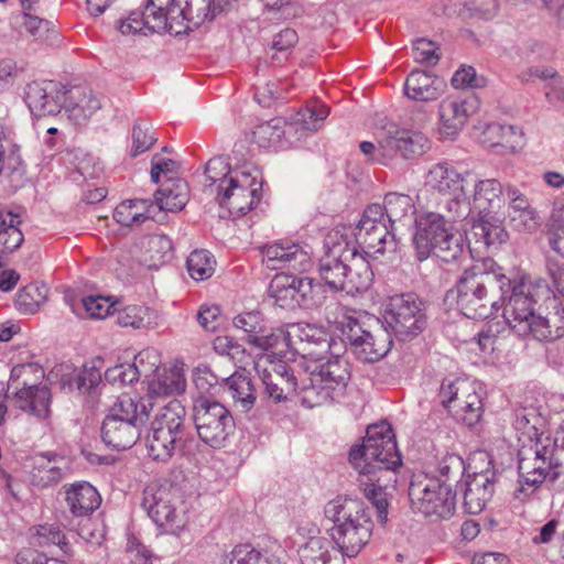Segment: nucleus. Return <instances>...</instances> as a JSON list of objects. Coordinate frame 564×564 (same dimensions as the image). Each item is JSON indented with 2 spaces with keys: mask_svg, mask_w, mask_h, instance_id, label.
Masks as SVG:
<instances>
[{
  "mask_svg": "<svg viewBox=\"0 0 564 564\" xmlns=\"http://www.w3.org/2000/svg\"><path fill=\"white\" fill-rule=\"evenodd\" d=\"M506 290V300L501 301L503 317L518 336H532L540 341L564 336V310L557 308L556 299L550 296V289L541 281L509 278Z\"/></svg>",
  "mask_w": 564,
  "mask_h": 564,
  "instance_id": "obj_1",
  "label": "nucleus"
},
{
  "mask_svg": "<svg viewBox=\"0 0 564 564\" xmlns=\"http://www.w3.org/2000/svg\"><path fill=\"white\" fill-rule=\"evenodd\" d=\"M349 463L359 474L364 495L377 509L379 521L384 523L388 516L386 489L390 481H395L392 476L401 465L391 425L387 422L369 425L362 443L350 449Z\"/></svg>",
  "mask_w": 564,
  "mask_h": 564,
  "instance_id": "obj_2",
  "label": "nucleus"
},
{
  "mask_svg": "<svg viewBox=\"0 0 564 564\" xmlns=\"http://www.w3.org/2000/svg\"><path fill=\"white\" fill-rule=\"evenodd\" d=\"M430 120L425 106H413L403 124L386 123L376 132L375 141L360 142L359 150L373 164L401 170L431 150V140L422 131Z\"/></svg>",
  "mask_w": 564,
  "mask_h": 564,
  "instance_id": "obj_3",
  "label": "nucleus"
},
{
  "mask_svg": "<svg viewBox=\"0 0 564 564\" xmlns=\"http://www.w3.org/2000/svg\"><path fill=\"white\" fill-rule=\"evenodd\" d=\"M229 0H148L143 10L131 11L120 20L123 35L170 33L180 35L193 26L213 20Z\"/></svg>",
  "mask_w": 564,
  "mask_h": 564,
  "instance_id": "obj_4",
  "label": "nucleus"
},
{
  "mask_svg": "<svg viewBox=\"0 0 564 564\" xmlns=\"http://www.w3.org/2000/svg\"><path fill=\"white\" fill-rule=\"evenodd\" d=\"M509 278L491 258H485L466 268L451 289L447 300H455L458 311L468 318L485 319L492 316L506 300Z\"/></svg>",
  "mask_w": 564,
  "mask_h": 564,
  "instance_id": "obj_5",
  "label": "nucleus"
},
{
  "mask_svg": "<svg viewBox=\"0 0 564 564\" xmlns=\"http://www.w3.org/2000/svg\"><path fill=\"white\" fill-rule=\"evenodd\" d=\"M346 228L332 229L324 239L325 253L319 260V275L333 291L354 295L367 291L373 273L367 259L350 246Z\"/></svg>",
  "mask_w": 564,
  "mask_h": 564,
  "instance_id": "obj_6",
  "label": "nucleus"
},
{
  "mask_svg": "<svg viewBox=\"0 0 564 564\" xmlns=\"http://www.w3.org/2000/svg\"><path fill=\"white\" fill-rule=\"evenodd\" d=\"M324 514L333 523L330 538L346 556H356L369 542L372 521L361 500L337 497L325 505Z\"/></svg>",
  "mask_w": 564,
  "mask_h": 564,
  "instance_id": "obj_7",
  "label": "nucleus"
},
{
  "mask_svg": "<svg viewBox=\"0 0 564 564\" xmlns=\"http://www.w3.org/2000/svg\"><path fill=\"white\" fill-rule=\"evenodd\" d=\"M459 220L449 218V213L427 212L415 218L412 238L414 257L422 262L432 254L443 262H455L466 254L465 240L453 231L452 225Z\"/></svg>",
  "mask_w": 564,
  "mask_h": 564,
  "instance_id": "obj_8",
  "label": "nucleus"
},
{
  "mask_svg": "<svg viewBox=\"0 0 564 564\" xmlns=\"http://www.w3.org/2000/svg\"><path fill=\"white\" fill-rule=\"evenodd\" d=\"M350 380L349 362L334 355L301 376V402L307 408L339 402L346 394Z\"/></svg>",
  "mask_w": 564,
  "mask_h": 564,
  "instance_id": "obj_9",
  "label": "nucleus"
},
{
  "mask_svg": "<svg viewBox=\"0 0 564 564\" xmlns=\"http://www.w3.org/2000/svg\"><path fill=\"white\" fill-rule=\"evenodd\" d=\"M152 403L123 394L110 408L101 426V438L115 449H127L135 444L149 421Z\"/></svg>",
  "mask_w": 564,
  "mask_h": 564,
  "instance_id": "obj_10",
  "label": "nucleus"
},
{
  "mask_svg": "<svg viewBox=\"0 0 564 564\" xmlns=\"http://www.w3.org/2000/svg\"><path fill=\"white\" fill-rule=\"evenodd\" d=\"M545 442L542 444L540 441L534 446H524L519 451L517 499L523 500L532 495L547 478L554 481L563 477L564 485V452L556 451L549 436H545Z\"/></svg>",
  "mask_w": 564,
  "mask_h": 564,
  "instance_id": "obj_11",
  "label": "nucleus"
},
{
  "mask_svg": "<svg viewBox=\"0 0 564 564\" xmlns=\"http://www.w3.org/2000/svg\"><path fill=\"white\" fill-rule=\"evenodd\" d=\"M141 506L162 533L177 534L187 523L180 490L169 481L149 484Z\"/></svg>",
  "mask_w": 564,
  "mask_h": 564,
  "instance_id": "obj_12",
  "label": "nucleus"
},
{
  "mask_svg": "<svg viewBox=\"0 0 564 564\" xmlns=\"http://www.w3.org/2000/svg\"><path fill=\"white\" fill-rule=\"evenodd\" d=\"M409 499L414 512L435 520L449 519L456 509V494L452 484L424 473L412 476Z\"/></svg>",
  "mask_w": 564,
  "mask_h": 564,
  "instance_id": "obj_13",
  "label": "nucleus"
},
{
  "mask_svg": "<svg viewBox=\"0 0 564 564\" xmlns=\"http://www.w3.org/2000/svg\"><path fill=\"white\" fill-rule=\"evenodd\" d=\"M470 174L459 173L451 163L443 161L433 164L425 175V186L445 197L443 209L453 220H466L471 214L465 182Z\"/></svg>",
  "mask_w": 564,
  "mask_h": 564,
  "instance_id": "obj_14",
  "label": "nucleus"
},
{
  "mask_svg": "<svg viewBox=\"0 0 564 564\" xmlns=\"http://www.w3.org/2000/svg\"><path fill=\"white\" fill-rule=\"evenodd\" d=\"M184 405L176 399L170 401L155 415L148 438V452L154 460H167L175 453L185 435Z\"/></svg>",
  "mask_w": 564,
  "mask_h": 564,
  "instance_id": "obj_15",
  "label": "nucleus"
},
{
  "mask_svg": "<svg viewBox=\"0 0 564 564\" xmlns=\"http://www.w3.org/2000/svg\"><path fill=\"white\" fill-rule=\"evenodd\" d=\"M193 420L199 440L214 449L227 445L236 424L231 412L208 397H197L193 403Z\"/></svg>",
  "mask_w": 564,
  "mask_h": 564,
  "instance_id": "obj_16",
  "label": "nucleus"
},
{
  "mask_svg": "<svg viewBox=\"0 0 564 564\" xmlns=\"http://www.w3.org/2000/svg\"><path fill=\"white\" fill-rule=\"evenodd\" d=\"M343 341H347L358 359L375 362L383 358L392 346L390 334L378 323L366 329L355 315L344 314L337 323Z\"/></svg>",
  "mask_w": 564,
  "mask_h": 564,
  "instance_id": "obj_17",
  "label": "nucleus"
},
{
  "mask_svg": "<svg viewBox=\"0 0 564 564\" xmlns=\"http://www.w3.org/2000/svg\"><path fill=\"white\" fill-rule=\"evenodd\" d=\"M384 321L401 340H410L423 332L426 316L423 302L414 293L390 296L384 305Z\"/></svg>",
  "mask_w": 564,
  "mask_h": 564,
  "instance_id": "obj_18",
  "label": "nucleus"
},
{
  "mask_svg": "<svg viewBox=\"0 0 564 564\" xmlns=\"http://www.w3.org/2000/svg\"><path fill=\"white\" fill-rule=\"evenodd\" d=\"M261 187L257 176L250 172H235L231 178L224 181L216 199L230 215L240 217L247 214L259 202L258 192Z\"/></svg>",
  "mask_w": 564,
  "mask_h": 564,
  "instance_id": "obj_19",
  "label": "nucleus"
},
{
  "mask_svg": "<svg viewBox=\"0 0 564 564\" xmlns=\"http://www.w3.org/2000/svg\"><path fill=\"white\" fill-rule=\"evenodd\" d=\"M297 533L304 540L299 547L302 564H344L346 555L332 538L321 535L315 524L301 525Z\"/></svg>",
  "mask_w": 564,
  "mask_h": 564,
  "instance_id": "obj_20",
  "label": "nucleus"
},
{
  "mask_svg": "<svg viewBox=\"0 0 564 564\" xmlns=\"http://www.w3.org/2000/svg\"><path fill=\"white\" fill-rule=\"evenodd\" d=\"M262 261L271 270L288 269L303 273L312 265L311 250L290 240H278L261 248Z\"/></svg>",
  "mask_w": 564,
  "mask_h": 564,
  "instance_id": "obj_21",
  "label": "nucleus"
},
{
  "mask_svg": "<svg viewBox=\"0 0 564 564\" xmlns=\"http://www.w3.org/2000/svg\"><path fill=\"white\" fill-rule=\"evenodd\" d=\"M313 283L308 278L293 274H275L269 285V294L281 308L294 310L313 304Z\"/></svg>",
  "mask_w": 564,
  "mask_h": 564,
  "instance_id": "obj_22",
  "label": "nucleus"
},
{
  "mask_svg": "<svg viewBox=\"0 0 564 564\" xmlns=\"http://www.w3.org/2000/svg\"><path fill=\"white\" fill-rule=\"evenodd\" d=\"M466 182V196L469 197L471 215H489L505 205L502 184L497 178H480L477 174H470Z\"/></svg>",
  "mask_w": 564,
  "mask_h": 564,
  "instance_id": "obj_23",
  "label": "nucleus"
},
{
  "mask_svg": "<svg viewBox=\"0 0 564 564\" xmlns=\"http://www.w3.org/2000/svg\"><path fill=\"white\" fill-rule=\"evenodd\" d=\"M65 84L55 80L32 82L25 88V102L34 117L56 116L63 108Z\"/></svg>",
  "mask_w": 564,
  "mask_h": 564,
  "instance_id": "obj_24",
  "label": "nucleus"
},
{
  "mask_svg": "<svg viewBox=\"0 0 564 564\" xmlns=\"http://www.w3.org/2000/svg\"><path fill=\"white\" fill-rule=\"evenodd\" d=\"M479 100L471 96L465 99L447 97L438 105L440 127L438 131L446 139L455 138L468 118L479 109Z\"/></svg>",
  "mask_w": 564,
  "mask_h": 564,
  "instance_id": "obj_25",
  "label": "nucleus"
},
{
  "mask_svg": "<svg viewBox=\"0 0 564 564\" xmlns=\"http://www.w3.org/2000/svg\"><path fill=\"white\" fill-rule=\"evenodd\" d=\"M63 108L72 121L84 124L102 108V95L86 85H65Z\"/></svg>",
  "mask_w": 564,
  "mask_h": 564,
  "instance_id": "obj_26",
  "label": "nucleus"
},
{
  "mask_svg": "<svg viewBox=\"0 0 564 564\" xmlns=\"http://www.w3.org/2000/svg\"><path fill=\"white\" fill-rule=\"evenodd\" d=\"M261 379L265 393L274 402L286 401L295 394L301 397V377L295 376L285 364L274 365L270 371L264 370Z\"/></svg>",
  "mask_w": 564,
  "mask_h": 564,
  "instance_id": "obj_27",
  "label": "nucleus"
},
{
  "mask_svg": "<svg viewBox=\"0 0 564 564\" xmlns=\"http://www.w3.org/2000/svg\"><path fill=\"white\" fill-rule=\"evenodd\" d=\"M464 507L470 514L480 513L494 494V473L489 469L474 471L462 485Z\"/></svg>",
  "mask_w": 564,
  "mask_h": 564,
  "instance_id": "obj_28",
  "label": "nucleus"
},
{
  "mask_svg": "<svg viewBox=\"0 0 564 564\" xmlns=\"http://www.w3.org/2000/svg\"><path fill=\"white\" fill-rule=\"evenodd\" d=\"M293 131L292 123H288L282 118H273L254 127L252 142L264 150H286L292 147L291 134Z\"/></svg>",
  "mask_w": 564,
  "mask_h": 564,
  "instance_id": "obj_29",
  "label": "nucleus"
},
{
  "mask_svg": "<svg viewBox=\"0 0 564 564\" xmlns=\"http://www.w3.org/2000/svg\"><path fill=\"white\" fill-rule=\"evenodd\" d=\"M147 394L139 399H149L154 405L153 400L161 397H171L181 394L185 391L186 379L181 367L173 366L171 368H161L147 382Z\"/></svg>",
  "mask_w": 564,
  "mask_h": 564,
  "instance_id": "obj_30",
  "label": "nucleus"
},
{
  "mask_svg": "<svg viewBox=\"0 0 564 564\" xmlns=\"http://www.w3.org/2000/svg\"><path fill=\"white\" fill-rule=\"evenodd\" d=\"M464 221V229L467 230V226L470 225L469 235L487 248H497L508 239V232L502 224L490 214L477 218L470 215Z\"/></svg>",
  "mask_w": 564,
  "mask_h": 564,
  "instance_id": "obj_31",
  "label": "nucleus"
},
{
  "mask_svg": "<svg viewBox=\"0 0 564 564\" xmlns=\"http://www.w3.org/2000/svg\"><path fill=\"white\" fill-rule=\"evenodd\" d=\"M508 199V215L510 221L518 230H534L539 225L536 210L531 206L528 197L514 185L506 186Z\"/></svg>",
  "mask_w": 564,
  "mask_h": 564,
  "instance_id": "obj_32",
  "label": "nucleus"
},
{
  "mask_svg": "<svg viewBox=\"0 0 564 564\" xmlns=\"http://www.w3.org/2000/svg\"><path fill=\"white\" fill-rule=\"evenodd\" d=\"M8 399L14 409L36 420H45L51 414L52 393L47 386L30 389Z\"/></svg>",
  "mask_w": 564,
  "mask_h": 564,
  "instance_id": "obj_33",
  "label": "nucleus"
},
{
  "mask_svg": "<svg viewBox=\"0 0 564 564\" xmlns=\"http://www.w3.org/2000/svg\"><path fill=\"white\" fill-rule=\"evenodd\" d=\"M445 82L434 73H409L404 82L405 95L414 100H435L443 93Z\"/></svg>",
  "mask_w": 564,
  "mask_h": 564,
  "instance_id": "obj_34",
  "label": "nucleus"
},
{
  "mask_svg": "<svg viewBox=\"0 0 564 564\" xmlns=\"http://www.w3.org/2000/svg\"><path fill=\"white\" fill-rule=\"evenodd\" d=\"M224 391H227L232 399L235 406L241 412L250 411L256 403L257 393L250 376L245 369L235 371L231 376L223 379Z\"/></svg>",
  "mask_w": 564,
  "mask_h": 564,
  "instance_id": "obj_35",
  "label": "nucleus"
},
{
  "mask_svg": "<svg viewBox=\"0 0 564 564\" xmlns=\"http://www.w3.org/2000/svg\"><path fill=\"white\" fill-rule=\"evenodd\" d=\"M544 419L534 408H521L516 410L513 427L520 434L519 441L523 443L522 447L534 446L538 442L546 444L543 432Z\"/></svg>",
  "mask_w": 564,
  "mask_h": 564,
  "instance_id": "obj_36",
  "label": "nucleus"
},
{
  "mask_svg": "<svg viewBox=\"0 0 564 564\" xmlns=\"http://www.w3.org/2000/svg\"><path fill=\"white\" fill-rule=\"evenodd\" d=\"M65 494L67 506L75 517H87L91 514L101 502L97 489L86 481L70 485Z\"/></svg>",
  "mask_w": 564,
  "mask_h": 564,
  "instance_id": "obj_37",
  "label": "nucleus"
},
{
  "mask_svg": "<svg viewBox=\"0 0 564 564\" xmlns=\"http://www.w3.org/2000/svg\"><path fill=\"white\" fill-rule=\"evenodd\" d=\"M478 394H482L480 383L469 378L445 379L440 389V398L446 409L448 405L459 406L463 401H475Z\"/></svg>",
  "mask_w": 564,
  "mask_h": 564,
  "instance_id": "obj_38",
  "label": "nucleus"
},
{
  "mask_svg": "<svg viewBox=\"0 0 564 564\" xmlns=\"http://www.w3.org/2000/svg\"><path fill=\"white\" fill-rule=\"evenodd\" d=\"M254 99L263 107H270L279 99L288 98L290 83L280 79L275 73H254L252 83Z\"/></svg>",
  "mask_w": 564,
  "mask_h": 564,
  "instance_id": "obj_39",
  "label": "nucleus"
},
{
  "mask_svg": "<svg viewBox=\"0 0 564 564\" xmlns=\"http://www.w3.org/2000/svg\"><path fill=\"white\" fill-rule=\"evenodd\" d=\"M43 378L44 370L36 362L15 365L8 381L7 398L45 386L42 383Z\"/></svg>",
  "mask_w": 564,
  "mask_h": 564,
  "instance_id": "obj_40",
  "label": "nucleus"
},
{
  "mask_svg": "<svg viewBox=\"0 0 564 564\" xmlns=\"http://www.w3.org/2000/svg\"><path fill=\"white\" fill-rule=\"evenodd\" d=\"M189 198L187 183L182 178L169 177L155 193V202L161 210L176 213L182 210Z\"/></svg>",
  "mask_w": 564,
  "mask_h": 564,
  "instance_id": "obj_41",
  "label": "nucleus"
},
{
  "mask_svg": "<svg viewBox=\"0 0 564 564\" xmlns=\"http://www.w3.org/2000/svg\"><path fill=\"white\" fill-rule=\"evenodd\" d=\"M67 470V460L63 456L47 457L40 455L35 458L32 480L41 487L57 484L63 479Z\"/></svg>",
  "mask_w": 564,
  "mask_h": 564,
  "instance_id": "obj_42",
  "label": "nucleus"
},
{
  "mask_svg": "<svg viewBox=\"0 0 564 564\" xmlns=\"http://www.w3.org/2000/svg\"><path fill=\"white\" fill-rule=\"evenodd\" d=\"M152 208L153 205L148 199L123 200L115 208L113 218L121 226H139L152 217Z\"/></svg>",
  "mask_w": 564,
  "mask_h": 564,
  "instance_id": "obj_43",
  "label": "nucleus"
},
{
  "mask_svg": "<svg viewBox=\"0 0 564 564\" xmlns=\"http://www.w3.org/2000/svg\"><path fill=\"white\" fill-rule=\"evenodd\" d=\"M522 139V132L514 126L489 123L481 132V142L488 147L514 150Z\"/></svg>",
  "mask_w": 564,
  "mask_h": 564,
  "instance_id": "obj_44",
  "label": "nucleus"
},
{
  "mask_svg": "<svg viewBox=\"0 0 564 564\" xmlns=\"http://www.w3.org/2000/svg\"><path fill=\"white\" fill-rule=\"evenodd\" d=\"M229 564H285L274 553L260 550L250 543L236 545L228 554Z\"/></svg>",
  "mask_w": 564,
  "mask_h": 564,
  "instance_id": "obj_45",
  "label": "nucleus"
},
{
  "mask_svg": "<svg viewBox=\"0 0 564 564\" xmlns=\"http://www.w3.org/2000/svg\"><path fill=\"white\" fill-rule=\"evenodd\" d=\"M289 337L293 346L296 340L303 345H315L322 348H330V337L323 328L313 324H293L289 328Z\"/></svg>",
  "mask_w": 564,
  "mask_h": 564,
  "instance_id": "obj_46",
  "label": "nucleus"
},
{
  "mask_svg": "<svg viewBox=\"0 0 564 564\" xmlns=\"http://www.w3.org/2000/svg\"><path fill=\"white\" fill-rule=\"evenodd\" d=\"M365 243H356L358 248L369 258H378L387 251H394L397 241L392 226L378 227L371 232Z\"/></svg>",
  "mask_w": 564,
  "mask_h": 564,
  "instance_id": "obj_47",
  "label": "nucleus"
},
{
  "mask_svg": "<svg viewBox=\"0 0 564 564\" xmlns=\"http://www.w3.org/2000/svg\"><path fill=\"white\" fill-rule=\"evenodd\" d=\"M47 294L48 289L46 285L31 283L18 292L15 305L24 314H34L46 302Z\"/></svg>",
  "mask_w": 564,
  "mask_h": 564,
  "instance_id": "obj_48",
  "label": "nucleus"
},
{
  "mask_svg": "<svg viewBox=\"0 0 564 564\" xmlns=\"http://www.w3.org/2000/svg\"><path fill=\"white\" fill-rule=\"evenodd\" d=\"M31 543L34 546L46 547L57 546L64 553L68 550L64 532L58 524H40L30 529Z\"/></svg>",
  "mask_w": 564,
  "mask_h": 564,
  "instance_id": "obj_49",
  "label": "nucleus"
},
{
  "mask_svg": "<svg viewBox=\"0 0 564 564\" xmlns=\"http://www.w3.org/2000/svg\"><path fill=\"white\" fill-rule=\"evenodd\" d=\"M187 272L195 281L209 279L216 267L215 257L205 249L194 250L186 260Z\"/></svg>",
  "mask_w": 564,
  "mask_h": 564,
  "instance_id": "obj_50",
  "label": "nucleus"
},
{
  "mask_svg": "<svg viewBox=\"0 0 564 564\" xmlns=\"http://www.w3.org/2000/svg\"><path fill=\"white\" fill-rule=\"evenodd\" d=\"M383 213L390 226L414 212V204L411 196L401 193H389L384 197Z\"/></svg>",
  "mask_w": 564,
  "mask_h": 564,
  "instance_id": "obj_51",
  "label": "nucleus"
},
{
  "mask_svg": "<svg viewBox=\"0 0 564 564\" xmlns=\"http://www.w3.org/2000/svg\"><path fill=\"white\" fill-rule=\"evenodd\" d=\"M328 115L327 106L319 102H311L297 111L293 126H299L305 131H316L322 127Z\"/></svg>",
  "mask_w": 564,
  "mask_h": 564,
  "instance_id": "obj_52",
  "label": "nucleus"
},
{
  "mask_svg": "<svg viewBox=\"0 0 564 564\" xmlns=\"http://www.w3.org/2000/svg\"><path fill=\"white\" fill-rule=\"evenodd\" d=\"M161 354L154 348H145L134 356L131 364L137 371V381L143 377L148 382L162 367Z\"/></svg>",
  "mask_w": 564,
  "mask_h": 564,
  "instance_id": "obj_53",
  "label": "nucleus"
},
{
  "mask_svg": "<svg viewBox=\"0 0 564 564\" xmlns=\"http://www.w3.org/2000/svg\"><path fill=\"white\" fill-rule=\"evenodd\" d=\"M448 411L456 421L467 426H474L480 421L484 413L482 394L476 395L475 401H463L459 406L448 405Z\"/></svg>",
  "mask_w": 564,
  "mask_h": 564,
  "instance_id": "obj_54",
  "label": "nucleus"
},
{
  "mask_svg": "<svg viewBox=\"0 0 564 564\" xmlns=\"http://www.w3.org/2000/svg\"><path fill=\"white\" fill-rule=\"evenodd\" d=\"M224 378L218 377L208 367H197L193 373V382L199 391L198 397H206L205 394H216L225 389Z\"/></svg>",
  "mask_w": 564,
  "mask_h": 564,
  "instance_id": "obj_55",
  "label": "nucleus"
},
{
  "mask_svg": "<svg viewBox=\"0 0 564 564\" xmlns=\"http://www.w3.org/2000/svg\"><path fill=\"white\" fill-rule=\"evenodd\" d=\"M234 326L246 334V340L252 345L254 337L265 333V324L260 313L246 312L234 318Z\"/></svg>",
  "mask_w": 564,
  "mask_h": 564,
  "instance_id": "obj_56",
  "label": "nucleus"
},
{
  "mask_svg": "<svg viewBox=\"0 0 564 564\" xmlns=\"http://www.w3.org/2000/svg\"><path fill=\"white\" fill-rule=\"evenodd\" d=\"M252 346L262 350H272L273 354H281L284 348L293 346V344L290 341L289 332L284 334L280 329L273 332L265 327V333L254 337Z\"/></svg>",
  "mask_w": 564,
  "mask_h": 564,
  "instance_id": "obj_57",
  "label": "nucleus"
},
{
  "mask_svg": "<svg viewBox=\"0 0 564 564\" xmlns=\"http://www.w3.org/2000/svg\"><path fill=\"white\" fill-rule=\"evenodd\" d=\"M156 141L155 133L151 124L144 120H139L132 129L131 155L137 156L148 151Z\"/></svg>",
  "mask_w": 564,
  "mask_h": 564,
  "instance_id": "obj_58",
  "label": "nucleus"
},
{
  "mask_svg": "<svg viewBox=\"0 0 564 564\" xmlns=\"http://www.w3.org/2000/svg\"><path fill=\"white\" fill-rule=\"evenodd\" d=\"M235 172H241L240 170H231L228 163V159L225 156H216L210 159L205 167V174L210 181V185L218 184L217 193L221 189L224 181L231 178V174Z\"/></svg>",
  "mask_w": 564,
  "mask_h": 564,
  "instance_id": "obj_59",
  "label": "nucleus"
},
{
  "mask_svg": "<svg viewBox=\"0 0 564 564\" xmlns=\"http://www.w3.org/2000/svg\"><path fill=\"white\" fill-rule=\"evenodd\" d=\"M440 57V47L435 42L424 37L413 41V58L415 62L433 67L437 64Z\"/></svg>",
  "mask_w": 564,
  "mask_h": 564,
  "instance_id": "obj_60",
  "label": "nucleus"
},
{
  "mask_svg": "<svg viewBox=\"0 0 564 564\" xmlns=\"http://www.w3.org/2000/svg\"><path fill=\"white\" fill-rule=\"evenodd\" d=\"M149 308L141 305H128L118 312L117 323L122 327L139 329L145 326Z\"/></svg>",
  "mask_w": 564,
  "mask_h": 564,
  "instance_id": "obj_61",
  "label": "nucleus"
},
{
  "mask_svg": "<svg viewBox=\"0 0 564 564\" xmlns=\"http://www.w3.org/2000/svg\"><path fill=\"white\" fill-rule=\"evenodd\" d=\"M101 379V375L95 367H87L77 372L74 379H63L64 386L68 384L70 388L75 387L80 392H88L96 387Z\"/></svg>",
  "mask_w": 564,
  "mask_h": 564,
  "instance_id": "obj_62",
  "label": "nucleus"
},
{
  "mask_svg": "<svg viewBox=\"0 0 564 564\" xmlns=\"http://www.w3.org/2000/svg\"><path fill=\"white\" fill-rule=\"evenodd\" d=\"M547 275L551 284L541 282L550 289V296L556 299L557 308H561L560 299L564 297V265L555 261H549Z\"/></svg>",
  "mask_w": 564,
  "mask_h": 564,
  "instance_id": "obj_63",
  "label": "nucleus"
},
{
  "mask_svg": "<svg viewBox=\"0 0 564 564\" xmlns=\"http://www.w3.org/2000/svg\"><path fill=\"white\" fill-rule=\"evenodd\" d=\"M541 78L546 84L545 97L550 104L556 107L564 106V78L557 73H542Z\"/></svg>",
  "mask_w": 564,
  "mask_h": 564,
  "instance_id": "obj_64",
  "label": "nucleus"
}]
</instances>
